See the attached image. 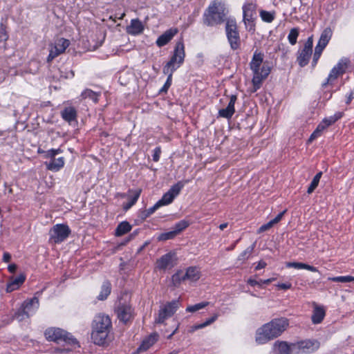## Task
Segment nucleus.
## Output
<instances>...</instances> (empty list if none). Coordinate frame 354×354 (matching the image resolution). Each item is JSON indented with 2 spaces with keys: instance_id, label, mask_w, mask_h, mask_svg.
<instances>
[{
  "instance_id": "nucleus-1",
  "label": "nucleus",
  "mask_w": 354,
  "mask_h": 354,
  "mask_svg": "<svg viewBox=\"0 0 354 354\" xmlns=\"http://www.w3.org/2000/svg\"><path fill=\"white\" fill-rule=\"evenodd\" d=\"M289 326V320L286 317L275 318L259 328L255 334V341L263 344L279 337Z\"/></svg>"
},
{
  "instance_id": "nucleus-2",
  "label": "nucleus",
  "mask_w": 354,
  "mask_h": 354,
  "mask_svg": "<svg viewBox=\"0 0 354 354\" xmlns=\"http://www.w3.org/2000/svg\"><path fill=\"white\" fill-rule=\"evenodd\" d=\"M91 339L97 346H108L111 341L110 333L112 322L109 316L100 313L94 317L92 324Z\"/></svg>"
},
{
  "instance_id": "nucleus-3",
  "label": "nucleus",
  "mask_w": 354,
  "mask_h": 354,
  "mask_svg": "<svg viewBox=\"0 0 354 354\" xmlns=\"http://www.w3.org/2000/svg\"><path fill=\"white\" fill-rule=\"evenodd\" d=\"M263 57L264 55L262 53L256 50L250 63V69L253 73L252 84L254 91L260 88L262 82L266 79L270 72L269 67L264 65L261 67L263 62Z\"/></svg>"
},
{
  "instance_id": "nucleus-4",
  "label": "nucleus",
  "mask_w": 354,
  "mask_h": 354,
  "mask_svg": "<svg viewBox=\"0 0 354 354\" xmlns=\"http://www.w3.org/2000/svg\"><path fill=\"white\" fill-rule=\"evenodd\" d=\"M225 14L221 3L212 1L205 10L203 15V22L207 26H214L225 21Z\"/></svg>"
},
{
  "instance_id": "nucleus-5",
  "label": "nucleus",
  "mask_w": 354,
  "mask_h": 354,
  "mask_svg": "<svg viewBox=\"0 0 354 354\" xmlns=\"http://www.w3.org/2000/svg\"><path fill=\"white\" fill-rule=\"evenodd\" d=\"M44 335L48 341H53L57 344L64 342L67 345L77 348L80 346L76 338L59 328H49L45 330Z\"/></svg>"
},
{
  "instance_id": "nucleus-6",
  "label": "nucleus",
  "mask_w": 354,
  "mask_h": 354,
  "mask_svg": "<svg viewBox=\"0 0 354 354\" xmlns=\"http://www.w3.org/2000/svg\"><path fill=\"white\" fill-rule=\"evenodd\" d=\"M185 46L183 41L176 44L174 55L170 60L163 67V73H174V72L183 63L185 58Z\"/></svg>"
},
{
  "instance_id": "nucleus-7",
  "label": "nucleus",
  "mask_w": 354,
  "mask_h": 354,
  "mask_svg": "<svg viewBox=\"0 0 354 354\" xmlns=\"http://www.w3.org/2000/svg\"><path fill=\"white\" fill-rule=\"evenodd\" d=\"M225 32L231 48L232 50L239 49L241 46V38L234 19H227L226 20Z\"/></svg>"
},
{
  "instance_id": "nucleus-8",
  "label": "nucleus",
  "mask_w": 354,
  "mask_h": 354,
  "mask_svg": "<svg viewBox=\"0 0 354 354\" xmlns=\"http://www.w3.org/2000/svg\"><path fill=\"white\" fill-rule=\"evenodd\" d=\"M333 35V30L330 27L326 28L322 32L318 43L315 48L312 66L317 64L324 49L326 48Z\"/></svg>"
},
{
  "instance_id": "nucleus-9",
  "label": "nucleus",
  "mask_w": 354,
  "mask_h": 354,
  "mask_svg": "<svg viewBox=\"0 0 354 354\" xmlns=\"http://www.w3.org/2000/svg\"><path fill=\"white\" fill-rule=\"evenodd\" d=\"M180 306L179 299H175L170 302L166 303L164 306L160 307L158 313V316L156 319V322L162 324L169 317H171L178 310Z\"/></svg>"
},
{
  "instance_id": "nucleus-10",
  "label": "nucleus",
  "mask_w": 354,
  "mask_h": 354,
  "mask_svg": "<svg viewBox=\"0 0 354 354\" xmlns=\"http://www.w3.org/2000/svg\"><path fill=\"white\" fill-rule=\"evenodd\" d=\"M257 6L254 3H247L243 6V21L250 30H254V19L257 15Z\"/></svg>"
},
{
  "instance_id": "nucleus-11",
  "label": "nucleus",
  "mask_w": 354,
  "mask_h": 354,
  "mask_svg": "<svg viewBox=\"0 0 354 354\" xmlns=\"http://www.w3.org/2000/svg\"><path fill=\"white\" fill-rule=\"evenodd\" d=\"M71 232L67 225L57 224L50 230V239L55 243H59L66 239Z\"/></svg>"
},
{
  "instance_id": "nucleus-12",
  "label": "nucleus",
  "mask_w": 354,
  "mask_h": 354,
  "mask_svg": "<svg viewBox=\"0 0 354 354\" xmlns=\"http://www.w3.org/2000/svg\"><path fill=\"white\" fill-rule=\"evenodd\" d=\"M320 346V343L318 340L314 339H308L297 342L293 344V349H296L297 353L296 354L310 353L317 351Z\"/></svg>"
},
{
  "instance_id": "nucleus-13",
  "label": "nucleus",
  "mask_w": 354,
  "mask_h": 354,
  "mask_svg": "<svg viewBox=\"0 0 354 354\" xmlns=\"http://www.w3.org/2000/svg\"><path fill=\"white\" fill-rule=\"evenodd\" d=\"M313 37L308 38L304 48L298 51L297 62L301 67L306 66L313 53Z\"/></svg>"
},
{
  "instance_id": "nucleus-14",
  "label": "nucleus",
  "mask_w": 354,
  "mask_h": 354,
  "mask_svg": "<svg viewBox=\"0 0 354 354\" xmlns=\"http://www.w3.org/2000/svg\"><path fill=\"white\" fill-rule=\"evenodd\" d=\"M183 186L184 184L182 182H178L172 185L169 191L162 196V198L157 202L160 207L170 204L174 198L178 195Z\"/></svg>"
},
{
  "instance_id": "nucleus-15",
  "label": "nucleus",
  "mask_w": 354,
  "mask_h": 354,
  "mask_svg": "<svg viewBox=\"0 0 354 354\" xmlns=\"http://www.w3.org/2000/svg\"><path fill=\"white\" fill-rule=\"evenodd\" d=\"M348 64L349 61L347 59H341L338 64L332 68L326 82L323 84V86H326L330 81L336 80L340 75L344 73Z\"/></svg>"
},
{
  "instance_id": "nucleus-16",
  "label": "nucleus",
  "mask_w": 354,
  "mask_h": 354,
  "mask_svg": "<svg viewBox=\"0 0 354 354\" xmlns=\"http://www.w3.org/2000/svg\"><path fill=\"white\" fill-rule=\"evenodd\" d=\"M176 264L175 254L169 252L162 256L156 261V268L159 270H166L173 268Z\"/></svg>"
},
{
  "instance_id": "nucleus-17",
  "label": "nucleus",
  "mask_w": 354,
  "mask_h": 354,
  "mask_svg": "<svg viewBox=\"0 0 354 354\" xmlns=\"http://www.w3.org/2000/svg\"><path fill=\"white\" fill-rule=\"evenodd\" d=\"M116 312L118 319L124 324L133 317V310L129 305L120 304L117 307Z\"/></svg>"
},
{
  "instance_id": "nucleus-18",
  "label": "nucleus",
  "mask_w": 354,
  "mask_h": 354,
  "mask_svg": "<svg viewBox=\"0 0 354 354\" xmlns=\"http://www.w3.org/2000/svg\"><path fill=\"white\" fill-rule=\"evenodd\" d=\"M178 30L177 28H170L166 30L163 34L158 37L156 40V45L158 47H162L167 44L172 38L178 33Z\"/></svg>"
},
{
  "instance_id": "nucleus-19",
  "label": "nucleus",
  "mask_w": 354,
  "mask_h": 354,
  "mask_svg": "<svg viewBox=\"0 0 354 354\" xmlns=\"http://www.w3.org/2000/svg\"><path fill=\"white\" fill-rule=\"evenodd\" d=\"M313 310L311 315V321L314 324H320L326 316V310L324 306H318L313 303Z\"/></svg>"
},
{
  "instance_id": "nucleus-20",
  "label": "nucleus",
  "mask_w": 354,
  "mask_h": 354,
  "mask_svg": "<svg viewBox=\"0 0 354 354\" xmlns=\"http://www.w3.org/2000/svg\"><path fill=\"white\" fill-rule=\"evenodd\" d=\"M25 279L26 277L24 274H20L15 278H11L10 282L7 285L6 291L8 292H11L15 290L18 289L19 286L25 281Z\"/></svg>"
},
{
  "instance_id": "nucleus-21",
  "label": "nucleus",
  "mask_w": 354,
  "mask_h": 354,
  "mask_svg": "<svg viewBox=\"0 0 354 354\" xmlns=\"http://www.w3.org/2000/svg\"><path fill=\"white\" fill-rule=\"evenodd\" d=\"M201 277V272L196 267H189L186 272L183 275V280L196 281Z\"/></svg>"
},
{
  "instance_id": "nucleus-22",
  "label": "nucleus",
  "mask_w": 354,
  "mask_h": 354,
  "mask_svg": "<svg viewBox=\"0 0 354 354\" xmlns=\"http://www.w3.org/2000/svg\"><path fill=\"white\" fill-rule=\"evenodd\" d=\"M158 334H151L146 339H145L140 346L138 348V352L145 351L153 345L158 340Z\"/></svg>"
},
{
  "instance_id": "nucleus-23",
  "label": "nucleus",
  "mask_w": 354,
  "mask_h": 354,
  "mask_svg": "<svg viewBox=\"0 0 354 354\" xmlns=\"http://www.w3.org/2000/svg\"><path fill=\"white\" fill-rule=\"evenodd\" d=\"M45 165L48 170L57 171L64 165V159L63 157L53 158L49 162H46Z\"/></svg>"
},
{
  "instance_id": "nucleus-24",
  "label": "nucleus",
  "mask_w": 354,
  "mask_h": 354,
  "mask_svg": "<svg viewBox=\"0 0 354 354\" xmlns=\"http://www.w3.org/2000/svg\"><path fill=\"white\" fill-rule=\"evenodd\" d=\"M143 30L142 23L138 19H132L130 26L127 28V32L134 35L141 33Z\"/></svg>"
},
{
  "instance_id": "nucleus-25",
  "label": "nucleus",
  "mask_w": 354,
  "mask_h": 354,
  "mask_svg": "<svg viewBox=\"0 0 354 354\" xmlns=\"http://www.w3.org/2000/svg\"><path fill=\"white\" fill-rule=\"evenodd\" d=\"M275 346H278L279 352L281 354H296L297 351L293 349V344H288L286 342H277L275 343Z\"/></svg>"
},
{
  "instance_id": "nucleus-26",
  "label": "nucleus",
  "mask_w": 354,
  "mask_h": 354,
  "mask_svg": "<svg viewBox=\"0 0 354 354\" xmlns=\"http://www.w3.org/2000/svg\"><path fill=\"white\" fill-rule=\"evenodd\" d=\"M61 115L64 120L71 122L76 120L77 111L74 107L68 106L64 108L62 111Z\"/></svg>"
},
{
  "instance_id": "nucleus-27",
  "label": "nucleus",
  "mask_w": 354,
  "mask_h": 354,
  "mask_svg": "<svg viewBox=\"0 0 354 354\" xmlns=\"http://www.w3.org/2000/svg\"><path fill=\"white\" fill-rule=\"evenodd\" d=\"M286 266L295 269H306L313 272H318L317 268L301 262H288L286 263Z\"/></svg>"
},
{
  "instance_id": "nucleus-28",
  "label": "nucleus",
  "mask_w": 354,
  "mask_h": 354,
  "mask_svg": "<svg viewBox=\"0 0 354 354\" xmlns=\"http://www.w3.org/2000/svg\"><path fill=\"white\" fill-rule=\"evenodd\" d=\"M218 316V314H214L210 318L207 319L205 322L191 326L190 329L189 330V332L194 333L196 330L205 328V327L212 324L217 319Z\"/></svg>"
},
{
  "instance_id": "nucleus-29",
  "label": "nucleus",
  "mask_w": 354,
  "mask_h": 354,
  "mask_svg": "<svg viewBox=\"0 0 354 354\" xmlns=\"http://www.w3.org/2000/svg\"><path fill=\"white\" fill-rule=\"evenodd\" d=\"M111 290V283L109 281L103 283L100 295L97 297L98 300L104 301L110 295Z\"/></svg>"
},
{
  "instance_id": "nucleus-30",
  "label": "nucleus",
  "mask_w": 354,
  "mask_h": 354,
  "mask_svg": "<svg viewBox=\"0 0 354 354\" xmlns=\"http://www.w3.org/2000/svg\"><path fill=\"white\" fill-rule=\"evenodd\" d=\"M129 192L133 193V196L130 197V201L128 203L124 204L123 208L124 210H128L137 202L140 197L141 189L129 190Z\"/></svg>"
},
{
  "instance_id": "nucleus-31",
  "label": "nucleus",
  "mask_w": 354,
  "mask_h": 354,
  "mask_svg": "<svg viewBox=\"0 0 354 354\" xmlns=\"http://www.w3.org/2000/svg\"><path fill=\"white\" fill-rule=\"evenodd\" d=\"M131 230V225L127 221H123L120 223L116 230H115V235L118 236H120L124 235V234L129 232Z\"/></svg>"
},
{
  "instance_id": "nucleus-32",
  "label": "nucleus",
  "mask_w": 354,
  "mask_h": 354,
  "mask_svg": "<svg viewBox=\"0 0 354 354\" xmlns=\"http://www.w3.org/2000/svg\"><path fill=\"white\" fill-rule=\"evenodd\" d=\"M70 42L68 39L60 38L55 42V46L58 49L59 53H64L68 47Z\"/></svg>"
},
{
  "instance_id": "nucleus-33",
  "label": "nucleus",
  "mask_w": 354,
  "mask_h": 354,
  "mask_svg": "<svg viewBox=\"0 0 354 354\" xmlns=\"http://www.w3.org/2000/svg\"><path fill=\"white\" fill-rule=\"evenodd\" d=\"M259 14L261 19L266 23H271L275 17L274 12H268L261 10Z\"/></svg>"
},
{
  "instance_id": "nucleus-34",
  "label": "nucleus",
  "mask_w": 354,
  "mask_h": 354,
  "mask_svg": "<svg viewBox=\"0 0 354 354\" xmlns=\"http://www.w3.org/2000/svg\"><path fill=\"white\" fill-rule=\"evenodd\" d=\"M99 93L93 91L91 89H86L82 93V97L84 99L89 98L94 102H97Z\"/></svg>"
},
{
  "instance_id": "nucleus-35",
  "label": "nucleus",
  "mask_w": 354,
  "mask_h": 354,
  "mask_svg": "<svg viewBox=\"0 0 354 354\" xmlns=\"http://www.w3.org/2000/svg\"><path fill=\"white\" fill-rule=\"evenodd\" d=\"M255 247V243H254L251 246L247 248L243 252H242L238 257L239 261H245L247 260L252 253L254 251Z\"/></svg>"
},
{
  "instance_id": "nucleus-36",
  "label": "nucleus",
  "mask_w": 354,
  "mask_h": 354,
  "mask_svg": "<svg viewBox=\"0 0 354 354\" xmlns=\"http://www.w3.org/2000/svg\"><path fill=\"white\" fill-rule=\"evenodd\" d=\"M189 226V223L185 220H182L177 223L175 224L173 227V231L176 232V234L178 235L183 230L186 229Z\"/></svg>"
},
{
  "instance_id": "nucleus-37",
  "label": "nucleus",
  "mask_w": 354,
  "mask_h": 354,
  "mask_svg": "<svg viewBox=\"0 0 354 354\" xmlns=\"http://www.w3.org/2000/svg\"><path fill=\"white\" fill-rule=\"evenodd\" d=\"M342 115H343V113L337 112L335 115L330 116L329 118H324L323 120V121L326 124V126L328 127L331 124H334L339 119H340L342 117Z\"/></svg>"
},
{
  "instance_id": "nucleus-38",
  "label": "nucleus",
  "mask_w": 354,
  "mask_h": 354,
  "mask_svg": "<svg viewBox=\"0 0 354 354\" xmlns=\"http://www.w3.org/2000/svg\"><path fill=\"white\" fill-rule=\"evenodd\" d=\"M329 281L334 282H340V283H348L354 281V277L352 276H340V277H329Z\"/></svg>"
},
{
  "instance_id": "nucleus-39",
  "label": "nucleus",
  "mask_w": 354,
  "mask_h": 354,
  "mask_svg": "<svg viewBox=\"0 0 354 354\" xmlns=\"http://www.w3.org/2000/svg\"><path fill=\"white\" fill-rule=\"evenodd\" d=\"M208 305H209V302H207V301L198 303V304H194L193 306H187L186 308V311L189 312V313H194L201 309L205 308Z\"/></svg>"
},
{
  "instance_id": "nucleus-40",
  "label": "nucleus",
  "mask_w": 354,
  "mask_h": 354,
  "mask_svg": "<svg viewBox=\"0 0 354 354\" xmlns=\"http://www.w3.org/2000/svg\"><path fill=\"white\" fill-rule=\"evenodd\" d=\"M299 36V29L297 28H292L288 36V41L291 45H295L297 43V39Z\"/></svg>"
},
{
  "instance_id": "nucleus-41",
  "label": "nucleus",
  "mask_w": 354,
  "mask_h": 354,
  "mask_svg": "<svg viewBox=\"0 0 354 354\" xmlns=\"http://www.w3.org/2000/svg\"><path fill=\"white\" fill-rule=\"evenodd\" d=\"M177 235L176 234V232H174L173 230L161 233L158 236V240L159 241H165L169 239H174Z\"/></svg>"
},
{
  "instance_id": "nucleus-42",
  "label": "nucleus",
  "mask_w": 354,
  "mask_h": 354,
  "mask_svg": "<svg viewBox=\"0 0 354 354\" xmlns=\"http://www.w3.org/2000/svg\"><path fill=\"white\" fill-rule=\"evenodd\" d=\"M35 305L36 308H37L39 305V299L37 297H33L30 300L25 301L23 304V308L29 311L30 308Z\"/></svg>"
},
{
  "instance_id": "nucleus-43",
  "label": "nucleus",
  "mask_w": 354,
  "mask_h": 354,
  "mask_svg": "<svg viewBox=\"0 0 354 354\" xmlns=\"http://www.w3.org/2000/svg\"><path fill=\"white\" fill-rule=\"evenodd\" d=\"M28 312L29 311L28 310L22 308L21 309H19L17 313H16L15 317L18 321H23L24 319L29 317Z\"/></svg>"
},
{
  "instance_id": "nucleus-44",
  "label": "nucleus",
  "mask_w": 354,
  "mask_h": 354,
  "mask_svg": "<svg viewBox=\"0 0 354 354\" xmlns=\"http://www.w3.org/2000/svg\"><path fill=\"white\" fill-rule=\"evenodd\" d=\"M234 112L229 108L221 109L218 111V115L221 118L230 119L234 115Z\"/></svg>"
},
{
  "instance_id": "nucleus-45",
  "label": "nucleus",
  "mask_w": 354,
  "mask_h": 354,
  "mask_svg": "<svg viewBox=\"0 0 354 354\" xmlns=\"http://www.w3.org/2000/svg\"><path fill=\"white\" fill-rule=\"evenodd\" d=\"M160 207V205L156 203L153 207L146 209L142 213V218H147L149 216H151L152 214L154 213V212L158 209Z\"/></svg>"
},
{
  "instance_id": "nucleus-46",
  "label": "nucleus",
  "mask_w": 354,
  "mask_h": 354,
  "mask_svg": "<svg viewBox=\"0 0 354 354\" xmlns=\"http://www.w3.org/2000/svg\"><path fill=\"white\" fill-rule=\"evenodd\" d=\"M184 274L182 271H178L172 276V281L175 286L179 284L183 280V275Z\"/></svg>"
},
{
  "instance_id": "nucleus-47",
  "label": "nucleus",
  "mask_w": 354,
  "mask_h": 354,
  "mask_svg": "<svg viewBox=\"0 0 354 354\" xmlns=\"http://www.w3.org/2000/svg\"><path fill=\"white\" fill-rule=\"evenodd\" d=\"M164 74L167 75L168 77H167L165 84H164L163 87L161 88L160 91L167 92L168 88L170 87V86L171 84L173 73H170V74L169 73H164Z\"/></svg>"
},
{
  "instance_id": "nucleus-48",
  "label": "nucleus",
  "mask_w": 354,
  "mask_h": 354,
  "mask_svg": "<svg viewBox=\"0 0 354 354\" xmlns=\"http://www.w3.org/2000/svg\"><path fill=\"white\" fill-rule=\"evenodd\" d=\"M237 100V97L236 95H232L230 96V102L227 104V108H229L230 110H232L234 113L235 112V109H234V104H235V102Z\"/></svg>"
},
{
  "instance_id": "nucleus-49",
  "label": "nucleus",
  "mask_w": 354,
  "mask_h": 354,
  "mask_svg": "<svg viewBox=\"0 0 354 354\" xmlns=\"http://www.w3.org/2000/svg\"><path fill=\"white\" fill-rule=\"evenodd\" d=\"M319 183V181L313 178L310 186L308 188L307 193L309 194L313 193L315 191V189L317 188V187L318 186Z\"/></svg>"
},
{
  "instance_id": "nucleus-50",
  "label": "nucleus",
  "mask_w": 354,
  "mask_h": 354,
  "mask_svg": "<svg viewBox=\"0 0 354 354\" xmlns=\"http://www.w3.org/2000/svg\"><path fill=\"white\" fill-rule=\"evenodd\" d=\"M274 225L270 221L268 223L262 225L258 230V233H261L263 232H266L268 230H270Z\"/></svg>"
},
{
  "instance_id": "nucleus-51",
  "label": "nucleus",
  "mask_w": 354,
  "mask_h": 354,
  "mask_svg": "<svg viewBox=\"0 0 354 354\" xmlns=\"http://www.w3.org/2000/svg\"><path fill=\"white\" fill-rule=\"evenodd\" d=\"M286 212V210L283 211L282 212L279 213L275 218L272 219L270 221L272 223V224L274 225V224H277V223H279L283 218Z\"/></svg>"
},
{
  "instance_id": "nucleus-52",
  "label": "nucleus",
  "mask_w": 354,
  "mask_h": 354,
  "mask_svg": "<svg viewBox=\"0 0 354 354\" xmlns=\"http://www.w3.org/2000/svg\"><path fill=\"white\" fill-rule=\"evenodd\" d=\"M160 153H161L160 148V147H156L154 149V153H153V161H155V162L158 161V160L160 158Z\"/></svg>"
},
{
  "instance_id": "nucleus-53",
  "label": "nucleus",
  "mask_w": 354,
  "mask_h": 354,
  "mask_svg": "<svg viewBox=\"0 0 354 354\" xmlns=\"http://www.w3.org/2000/svg\"><path fill=\"white\" fill-rule=\"evenodd\" d=\"M277 286L281 290H288L291 288L292 284L289 282L278 283Z\"/></svg>"
},
{
  "instance_id": "nucleus-54",
  "label": "nucleus",
  "mask_w": 354,
  "mask_h": 354,
  "mask_svg": "<svg viewBox=\"0 0 354 354\" xmlns=\"http://www.w3.org/2000/svg\"><path fill=\"white\" fill-rule=\"evenodd\" d=\"M8 37L3 28H0V41H5L8 39Z\"/></svg>"
},
{
  "instance_id": "nucleus-55",
  "label": "nucleus",
  "mask_w": 354,
  "mask_h": 354,
  "mask_svg": "<svg viewBox=\"0 0 354 354\" xmlns=\"http://www.w3.org/2000/svg\"><path fill=\"white\" fill-rule=\"evenodd\" d=\"M328 127L326 126V124L324 123V122L322 120V122L317 126V129H315V131L319 134L321 135V133L325 129H326Z\"/></svg>"
},
{
  "instance_id": "nucleus-56",
  "label": "nucleus",
  "mask_w": 354,
  "mask_h": 354,
  "mask_svg": "<svg viewBox=\"0 0 354 354\" xmlns=\"http://www.w3.org/2000/svg\"><path fill=\"white\" fill-rule=\"evenodd\" d=\"M44 153H45V157L46 158H50V160L55 158L56 155L53 152V149L48 150L46 151H44Z\"/></svg>"
},
{
  "instance_id": "nucleus-57",
  "label": "nucleus",
  "mask_w": 354,
  "mask_h": 354,
  "mask_svg": "<svg viewBox=\"0 0 354 354\" xmlns=\"http://www.w3.org/2000/svg\"><path fill=\"white\" fill-rule=\"evenodd\" d=\"M57 57V53H53V50H50V53L47 57V62H50L53 59Z\"/></svg>"
},
{
  "instance_id": "nucleus-58",
  "label": "nucleus",
  "mask_w": 354,
  "mask_h": 354,
  "mask_svg": "<svg viewBox=\"0 0 354 354\" xmlns=\"http://www.w3.org/2000/svg\"><path fill=\"white\" fill-rule=\"evenodd\" d=\"M248 283L252 286H260V280L257 281L256 279H249L248 280Z\"/></svg>"
},
{
  "instance_id": "nucleus-59",
  "label": "nucleus",
  "mask_w": 354,
  "mask_h": 354,
  "mask_svg": "<svg viewBox=\"0 0 354 354\" xmlns=\"http://www.w3.org/2000/svg\"><path fill=\"white\" fill-rule=\"evenodd\" d=\"M267 266L266 263L263 261H260L257 266L255 267L256 270H261L262 268H264Z\"/></svg>"
},
{
  "instance_id": "nucleus-60",
  "label": "nucleus",
  "mask_w": 354,
  "mask_h": 354,
  "mask_svg": "<svg viewBox=\"0 0 354 354\" xmlns=\"http://www.w3.org/2000/svg\"><path fill=\"white\" fill-rule=\"evenodd\" d=\"M353 99H354V91H351L349 95L347 96L346 104H349L353 100Z\"/></svg>"
},
{
  "instance_id": "nucleus-61",
  "label": "nucleus",
  "mask_w": 354,
  "mask_h": 354,
  "mask_svg": "<svg viewBox=\"0 0 354 354\" xmlns=\"http://www.w3.org/2000/svg\"><path fill=\"white\" fill-rule=\"evenodd\" d=\"M11 259V255L8 252H4L3 255V261L6 263H8Z\"/></svg>"
},
{
  "instance_id": "nucleus-62",
  "label": "nucleus",
  "mask_w": 354,
  "mask_h": 354,
  "mask_svg": "<svg viewBox=\"0 0 354 354\" xmlns=\"http://www.w3.org/2000/svg\"><path fill=\"white\" fill-rule=\"evenodd\" d=\"M17 268V265L15 264H10L8 267V271L11 273H14L16 271Z\"/></svg>"
},
{
  "instance_id": "nucleus-63",
  "label": "nucleus",
  "mask_w": 354,
  "mask_h": 354,
  "mask_svg": "<svg viewBox=\"0 0 354 354\" xmlns=\"http://www.w3.org/2000/svg\"><path fill=\"white\" fill-rule=\"evenodd\" d=\"M320 135L315 130L314 132L310 136L308 141L311 142L312 140H313L314 139H315L316 138H317Z\"/></svg>"
},
{
  "instance_id": "nucleus-64",
  "label": "nucleus",
  "mask_w": 354,
  "mask_h": 354,
  "mask_svg": "<svg viewBox=\"0 0 354 354\" xmlns=\"http://www.w3.org/2000/svg\"><path fill=\"white\" fill-rule=\"evenodd\" d=\"M273 280H274V279H273V278H272V279H265V280L260 279V286H261L262 284H269V283H271Z\"/></svg>"
}]
</instances>
